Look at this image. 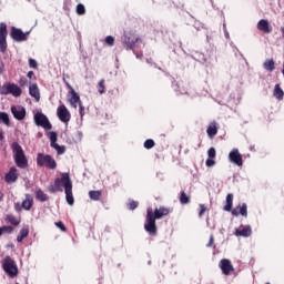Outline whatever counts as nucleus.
<instances>
[{
  "label": "nucleus",
  "instance_id": "1",
  "mask_svg": "<svg viewBox=\"0 0 284 284\" xmlns=\"http://www.w3.org/2000/svg\"><path fill=\"white\" fill-rule=\"evenodd\" d=\"M172 212V210L160 206L159 209H155L154 211L152 209L146 210V223L144 224V230L150 234V236H156V221L163 219V216H168Z\"/></svg>",
  "mask_w": 284,
  "mask_h": 284
},
{
  "label": "nucleus",
  "instance_id": "2",
  "mask_svg": "<svg viewBox=\"0 0 284 284\" xmlns=\"http://www.w3.org/2000/svg\"><path fill=\"white\" fill-rule=\"evenodd\" d=\"M11 150L13 153V161L17 168H20V170H26L28 168V156H26V151H23V146H21L19 142H13L11 144Z\"/></svg>",
  "mask_w": 284,
  "mask_h": 284
},
{
  "label": "nucleus",
  "instance_id": "3",
  "mask_svg": "<svg viewBox=\"0 0 284 284\" xmlns=\"http://www.w3.org/2000/svg\"><path fill=\"white\" fill-rule=\"evenodd\" d=\"M234 205V194L229 193L226 195V205L223 207L224 212H231L233 216H244V219H247V204L243 203L242 205H237L232 210V206Z\"/></svg>",
  "mask_w": 284,
  "mask_h": 284
},
{
  "label": "nucleus",
  "instance_id": "4",
  "mask_svg": "<svg viewBox=\"0 0 284 284\" xmlns=\"http://www.w3.org/2000/svg\"><path fill=\"white\" fill-rule=\"evenodd\" d=\"M68 183L72 187V179H70V173H61V178L54 180V184L49 186V192L54 194V192H63L67 190Z\"/></svg>",
  "mask_w": 284,
  "mask_h": 284
},
{
  "label": "nucleus",
  "instance_id": "5",
  "mask_svg": "<svg viewBox=\"0 0 284 284\" xmlns=\"http://www.w3.org/2000/svg\"><path fill=\"white\" fill-rule=\"evenodd\" d=\"M37 166L48 168V170H57V161L52 159L49 154L38 153L37 155Z\"/></svg>",
  "mask_w": 284,
  "mask_h": 284
},
{
  "label": "nucleus",
  "instance_id": "6",
  "mask_svg": "<svg viewBox=\"0 0 284 284\" xmlns=\"http://www.w3.org/2000/svg\"><path fill=\"white\" fill-rule=\"evenodd\" d=\"M2 267L10 278H14L19 274V267H17V263L10 256L4 257Z\"/></svg>",
  "mask_w": 284,
  "mask_h": 284
},
{
  "label": "nucleus",
  "instance_id": "7",
  "mask_svg": "<svg viewBox=\"0 0 284 284\" xmlns=\"http://www.w3.org/2000/svg\"><path fill=\"white\" fill-rule=\"evenodd\" d=\"M139 41H141V38L135 37L132 32L124 33L122 37V45L125 50H134Z\"/></svg>",
  "mask_w": 284,
  "mask_h": 284
},
{
  "label": "nucleus",
  "instance_id": "8",
  "mask_svg": "<svg viewBox=\"0 0 284 284\" xmlns=\"http://www.w3.org/2000/svg\"><path fill=\"white\" fill-rule=\"evenodd\" d=\"M8 24L6 22L0 23V51L6 54L8 50Z\"/></svg>",
  "mask_w": 284,
  "mask_h": 284
},
{
  "label": "nucleus",
  "instance_id": "9",
  "mask_svg": "<svg viewBox=\"0 0 284 284\" xmlns=\"http://www.w3.org/2000/svg\"><path fill=\"white\" fill-rule=\"evenodd\" d=\"M33 120L39 128H43V130H52V123H50V120L45 114L38 112L34 114Z\"/></svg>",
  "mask_w": 284,
  "mask_h": 284
},
{
  "label": "nucleus",
  "instance_id": "10",
  "mask_svg": "<svg viewBox=\"0 0 284 284\" xmlns=\"http://www.w3.org/2000/svg\"><path fill=\"white\" fill-rule=\"evenodd\" d=\"M28 34H30V32H23L21 29L17 28V27H11V33L10 37L11 39H13V41H28Z\"/></svg>",
  "mask_w": 284,
  "mask_h": 284
},
{
  "label": "nucleus",
  "instance_id": "11",
  "mask_svg": "<svg viewBox=\"0 0 284 284\" xmlns=\"http://www.w3.org/2000/svg\"><path fill=\"white\" fill-rule=\"evenodd\" d=\"M229 161L234 163V165H237V168L243 166V155L239 152V149H233L229 153Z\"/></svg>",
  "mask_w": 284,
  "mask_h": 284
},
{
  "label": "nucleus",
  "instance_id": "12",
  "mask_svg": "<svg viewBox=\"0 0 284 284\" xmlns=\"http://www.w3.org/2000/svg\"><path fill=\"white\" fill-rule=\"evenodd\" d=\"M219 267L222 270V274H224V276H230V274L234 272V265H232V261L227 258L221 260Z\"/></svg>",
  "mask_w": 284,
  "mask_h": 284
},
{
  "label": "nucleus",
  "instance_id": "13",
  "mask_svg": "<svg viewBox=\"0 0 284 284\" xmlns=\"http://www.w3.org/2000/svg\"><path fill=\"white\" fill-rule=\"evenodd\" d=\"M58 118L62 121V123L70 122V119L72 118L70 114V111H68V108L65 104H61L57 110Z\"/></svg>",
  "mask_w": 284,
  "mask_h": 284
},
{
  "label": "nucleus",
  "instance_id": "14",
  "mask_svg": "<svg viewBox=\"0 0 284 284\" xmlns=\"http://www.w3.org/2000/svg\"><path fill=\"white\" fill-rule=\"evenodd\" d=\"M11 114H13V118L17 119V121H23V119H26V108L22 105H13L11 106Z\"/></svg>",
  "mask_w": 284,
  "mask_h": 284
},
{
  "label": "nucleus",
  "instance_id": "15",
  "mask_svg": "<svg viewBox=\"0 0 284 284\" xmlns=\"http://www.w3.org/2000/svg\"><path fill=\"white\" fill-rule=\"evenodd\" d=\"M19 179V172L17 170V166H11L9 172L4 175L6 183H17V180Z\"/></svg>",
  "mask_w": 284,
  "mask_h": 284
},
{
  "label": "nucleus",
  "instance_id": "16",
  "mask_svg": "<svg viewBox=\"0 0 284 284\" xmlns=\"http://www.w3.org/2000/svg\"><path fill=\"white\" fill-rule=\"evenodd\" d=\"M3 94H12V97H21V94H23V91L21 90V88H19V85L14 84V83H9L7 84V89L6 92H3Z\"/></svg>",
  "mask_w": 284,
  "mask_h": 284
},
{
  "label": "nucleus",
  "instance_id": "17",
  "mask_svg": "<svg viewBox=\"0 0 284 284\" xmlns=\"http://www.w3.org/2000/svg\"><path fill=\"white\" fill-rule=\"evenodd\" d=\"M257 30H260V32H264V34H271L272 26H270V21L266 19H261L257 22Z\"/></svg>",
  "mask_w": 284,
  "mask_h": 284
},
{
  "label": "nucleus",
  "instance_id": "18",
  "mask_svg": "<svg viewBox=\"0 0 284 284\" xmlns=\"http://www.w3.org/2000/svg\"><path fill=\"white\" fill-rule=\"evenodd\" d=\"M206 134L209 139H214V136L219 134V123L216 121H213L209 124L206 129Z\"/></svg>",
  "mask_w": 284,
  "mask_h": 284
},
{
  "label": "nucleus",
  "instance_id": "19",
  "mask_svg": "<svg viewBox=\"0 0 284 284\" xmlns=\"http://www.w3.org/2000/svg\"><path fill=\"white\" fill-rule=\"evenodd\" d=\"M33 205H34V197L27 193L26 199L21 203V207L27 212H30Z\"/></svg>",
  "mask_w": 284,
  "mask_h": 284
},
{
  "label": "nucleus",
  "instance_id": "20",
  "mask_svg": "<svg viewBox=\"0 0 284 284\" xmlns=\"http://www.w3.org/2000/svg\"><path fill=\"white\" fill-rule=\"evenodd\" d=\"M29 94H30V97L36 99V101H38V102L41 101V91L39 90V85H37V83L30 84Z\"/></svg>",
  "mask_w": 284,
  "mask_h": 284
},
{
  "label": "nucleus",
  "instance_id": "21",
  "mask_svg": "<svg viewBox=\"0 0 284 284\" xmlns=\"http://www.w3.org/2000/svg\"><path fill=\"white\" fill-rule=\"evenodd\" d=\"M242 229L235 230V236H244L247 239V236H252V226H241Z\"/></svg>",
  "mask_w": 284,
  "mask_h": 284
},
{
  "label": "nucleus",
  "instance_id": "22",
  "mask_svg": "<svg viewBox=\"0 0 284 284\" xmlns=\"http://www.w3.org/2000/svg\"><path fill=\"white\" fill-rule=\"evenodd\" d=\"M67 203L69 205H74V195L72 194V187L70 183H67V190H64Z\"/></svg>",
  "mask_w": 284,
  "mask_h": 284
},
{
  "label": "nucleus",
  "instance_id": "23",
  "mask_svg": "<svg viewBox=\"0 0 284 284\" xmlns=\"http://www.w3.org/2000/svg\"><path fill=\"white\" fill-rule=\"evenodd\" d=\"M69 101L72 108L77 109V103H79V105L81 104V97L79 95V93H77V91L72 90L71 99Z\"/></svg>",
  "mask_w": 284,
  "mask_h": 284
},
{
  "label": "nucleus",
  "instance_id": "24",
  "mask_svg": "<svg viewBox=\"0 0 284 284\" xmlns=\"http://www.w3.org/2000/svg\"><path fill=\"white\" fill-rule=\"evenodd\" d=\"M36 199L37 201H40V203H45V201H49L50 197L48 196V194H45V192H43V190L38 189L36 191Z\"/></svg>",
  "mask_w": 284,
  "mask_h": 284
},
{
  "label": "nucleus",
  "instance_id": "25",
  "mask_svg": "<svg viewBox=\"0 0 284 284\" xmlns=\"http://www.w3.org/2000/svg\"><path fill=\"white\" fill-rule=\"evenodd\" d=\"M28 234H30V229L28 226L21 229L19 235L17 236L18 243H23V240L28 239Z\"/></svg>",
  "mask_w": 284,
  "mask_h": 284
},
{
  "label": "nucleus",
  "instance_id": "26",
  "mask_svg": "<svg viewBox=\"0 0 284 284\" xmlns=\"http://www.w3.org/2000/svg\"><path fill=\"white\" fill-rule=\"evenodd\" d=\"M103 196V192L101 191H89V199L91 201H101V197Z\"/></svg>",
  "mask_w": 284,
  "mask_h": 284
},
{
  "label": "nucleus",
  "instance_id": "27",
  "mask_svg": "<svg viewBox=\"0 0 284 284\" xmlns=\"http://www.w3.org/2000/svg\"><path fill=\"white\" fill-rule=\"evenodd\" d=\"M263 68H264V70H267V72H274V70H276L274 60H266L263 63Z\"/></svg>",
  "mask_w": 284,
  "mask_h": 284
},
{
  "label": "nucleus",
  "instance_id": "28",
  "mask_svg": "<svg viewBox=\"0 0 284 284\" xmlns=\"http://www.w3.org/2000/svg\"><path fill=\"white\" fill-rule=\"evenodd\" d=\"M6 222H7V223H10V225L17 226V225H20L21 220L17 219V217H16L14 215H12V214H9V215L6 216Z\"/></svg>",
  "mask_w": 284,
  "mask_h": 284
},
{
  "label": "nucleus",
  "instance_id": "29",
  "mask_svg": "<svg viewBox=\"0 0 284 284\" xmlns=\"http://www.w3.org/2000/svg\"><path fill=\"white\" fill-rule=\"evenodd\" d=\"M273 94L280 101L283 99L284 92H283V89H281V84H275Z\"/></svg>",
  "mask_w": 284,
  "mask_h": 284
},
{
  "label": "nucleus",
  "instance_id": "30",
  "mask_svg": "<svg viewBox=\"0 0 284 284\" xmlns=\"http://www.w3.org/2000/svg\"><path fill=\"white\" fill-rule=\"evenodd\" d=\"M0 121L4 123L8 128H10V116L6 112H0Z\"/></svg>",
  "mask_w": 284,
  "mask_h": 284
},
{
  "label": "nucleus",
  "instance_id": "31",
  "mask_svg": "<svg viewBox=\"0 0 284 284\" xmlns=\"http://www.w3.org/2000/svg\"><path fill=\"white\" fill-rule=\"evenodd\" d=\"M180 203L181 205H187V203H190V196H187L184 191H182L180 194Z\"/></svg>",
  "mask_w": 284,
  "mask_h": 284
},
{
  "label": "nucleus",
  "instance_id": "32",
  "mask_svg": "<svg viewBox=\"0 0 284 284\" xmlns=\"http://www.w3.org/2000/svg\"><path fill=\"white\" fill-rule=\"evenodd\" d=\"M49 139H50V142H51V148H52L53 145H57V139H58L57 132L51 131V132L49 133Z\"/></svg>",
  "mask_w": 284,
  "mask_h": 284
},
{
  "label": "nucleus",
  "instance_id": "33",
  "mask_svg": "<svg viewBox=\"0 0 284 284\" xmlns=\"http://www.w3.org/2000/svg\"><path fill=\"white\" fill-rule=\"evenodd\" d=\"M154 145H156V143H155L154 140H152V139H148V140L144 142V148H145V150H152V148H154Z\"/></svg>",
  "mask_w": 284,
  "mask_h": 284
},
{
  "label": "nucleus",
  "instance_id": "34",
  "mask_svg": "<svg viewBox=\"0 0 284 284\" xmlns=\"http://www.w3.org/2000/svg\"><path fill=\"white\" fill-rule=\"evenodd\" d=\"M51 148L57 150L58 154H65V146L64 145H59V144H53Z\"/></svg>",
  "mask_w": 284,
  "mask_h": 284
},
{
  "label": "nucleus",
  "instance_id": "35",
  "mask_svg": "<svg viewBox=\"0 0 284 284\" xmlns=\"http://www.w3.org/2000/svg\"><path fill=\"white\" fill-rule=\"evenodd\" d=\"M98 88H99V92L101 94H104L105 93V80H100L99 81V84H98Z\"/></svg>",
  "mask_w": 284,
  "mask_h": 284
},
{
  "label": "nucleus",
  "instance_id": "36",
  "mask_svg": "<svg viewBox=\"0 0 284 284\" xmlns=\"http://www.w3.org/2000/svg\"><path fill=\"white\" fill-rule=\"evenodd\" d=\"M207 156L209 159H216V149H214V146L209 149Z\"/></svg>",
  "mask_w": 284,
  "mask_h": 284
},
{
  "label": "nucleus",
  "instance_id": "37",
  "mask_svg": "<svg viewBox=\"0 0 284 284\" xmlns=\"http://www.w3.org/2000/svg\"><path fill=\"white\" fill-rule=\"evenodd\" d=\"M77 14H85V6H83L82 3H79L77 6Z\"/></svg>",
  "mask_w": 284,
  "mask_h": 284
},
{
  "label": "nucleus",
  "instance_id": "38",
  "mask_svg": "<svg viewBox=\"0 0 284 284\" xmlns=\"http://www.w3.org/2000/svg\"><path fill=\"white\" fill-rule=\"evenodd\" d=\"M55 227H59V230H61V232H68V227H65V224H63V222H55L54 223Z\"/></svg>",
  "mask_w": 284,
  "mask_h": 284
},
{
  "label": "nucleus",
  "instance_id": "39",
  "mask_svg": "<svg viewBox=\"0 0 284 284\" xmlns=\"http://www.w3.org/2000/svg\"><path fill=\"white\" fill-rule=\"evenodd\" d=\"M105 43H106V45H110V47L114 45V37L108 36L105 38Z\"/></svg>",
  "mask_w": 284,
  "mask_h": 284
},
{
  "label": "nucleus",
  "instance_id": "40",
  "mask_svg": "<svg viewBox=\"0 0 284 284\" xmlns=\"http://www.w3.org/2000/svg\"><path fill=\"white\" fill-rule=\"evenodd\" d=\"M205 212H207V207H205L204 204H200L199 217L202 219Z\"/></svg>",
  "mask_w": 284,
  "mask_h": 284
},
{
  "label": "nucleus",
  "instance_id": "41",
  "mask_svg": "<svg viewBox=\"0 0 284 284\" xmlns=\"http://www.w3.org/2000/svg\"><path fill=\"white\" fill-rule=\"evenodd\" d=\"M39 67V64L37 63V60L34 59H29V68H33L37 69Z\"/></svg>",
  "mask_w": 284,
  "mask_h": 284
},
{
  "label": "nucleus",
  "instance_id": "42",
  "mask_svg": "<svg viewBox=\"0 0 284 284\" xmlns=\"http://www.w3.org/2000/svg\"><path fill=\"white\" fill-rule=\"evenodd\" d=\"M214 165H216V161H214V159H212V158H209L206 160V168H212Z\"/></svg>",
  "mask_w": 284,
  "mask_h": 284
},
{
  "label": "nucleus",
  "instance_id": "43",
  "mask_svg": "<svg viewBox=\"0 0 284 284\" xmlns=\"http://www.w3.org/2000/svg\"><path fill=\"white\" fill-rule=\"evenodd\" d=\"M129 210H136V207H139V203H136L135 201H131L128 204Z\"/></svg>",
  "mask_w": 284,
  "mask_h": 284
},
{
  "label": "nucleus",
  "instance_id": "44",
  "mask_svg": "<svg viewBox=\"0 0 284 284\" xmlns=\"http://www.w3.org/2000/svg\"><path fill=\"white\" fill-rule=\"evenodd\" d=\"M2 232H8V234H12L14 229L12 226H2Z\"/></svg>",
  "mask_w": 284,
  "mask_h": 284
},
{
  "label": "nucleus",
  "instance_id": "45",
  "mask_svg": "<svg viewBox=\"0 0 284 284\" xmlns=\"http://www.w3.org/2000/svg\"><path fill=\"white\" fill-rule=\"evenodd\" d=\"M79 108H80V116H84L85 115V108L83 106V103L80 102Z\"/></svg>",
  "mask_w": 284,
  "mask_h": 284
},
{
  "label": "nucleus",
  "instance_id": "46",
  "mask_svg": "<svg viewBox=\"0 0 284 284\" xmlns=\"http://www.w3.org/2000/svg\"><path fill=\"white\" fill-rule=\"evenodd\" d=\"M214 245V235H210L209 243L206 244V247H212Z\"/></svg>",
  "mask_w": 284,
  "mask_h": 284
},
{
  "label": "nucleus",
  "instance_id": "47",
  "mask_svg": "<svg viewBox=\"0 0 284 284\" xmlns=\"http://www.w3.org/2000/svg\"><path fill=\"white\" fill-rule=\"evenodd\" d=\"M14 210L16 212H21V210H23V206H21V203L17 202L14 203Z\"/></svg>",
  "mask_w": 284,
  "mask_h": 284
},
{
  "label": "nucleus",
  "instance_id": "48",
  "mask_svg": "<svg viewBox=\"0 0 284 284\" xmlns=\"http://www.w3.org/2000/svg\"><path fill=\"white\" fill-rule=\"evenodd\" d=\"M63 83L65 84L68 90H70V92H72V90H74V88H72V85L68 83V80H65V78H63Z\"/></svg>",
  "mask_w": 284,
  "mask_h": 284
},
{
  "label": "nucleus",
  "instance_id": "49",
  "mask_svg": "<svg viewBox=\"0 0 284 284\" xmlns=\"http://www.w3.org/2000/svg\"><path fill=\"white\" fill-rule=\"evenodd\" d=\"M27 77L28 79H32V77H34V71H29Z\"/></svg>",
  "mask_w": 284,
  "mask_h": 284
},
{
  "label": "nucleus",
  "instance_id": "50",
  "mask_svg": "<svg viewBox=\"0 0 284 284\" xmlns=\"http://www.w3.org/2000/svg\"><path fill=\"white\" fill-rule=\"evenodd\" d=\"M4 136H3V131L0 129V141H3Z\"/></svg>",
  "mask_w": 284,
  "mask_h": 284
},
{
  "label": "nucleus",
  "instance_id": "51",
  "mask_svg": "<svg viewBox=\"0 0 284 284\" xmlns=\"http://www.w3.org/2000/svg\"><path fill=\"white\" fill-rule=\"evenodd\" d=\"M3 74V64H0V75Z\"/></svg>",
  "mask_w": 284,
  "mask_h": 284
},
{
  "label": "nucleus",
  "instance_id": "52",
  "mask_svg": "<svg viewBox=\"0 0 284 284\" xmlns=\"http://www.w3.org/2000/svg\"><path fill=\"white\" fill-rule=\"evenodd\" d=\"M20 85H26V79L20 80Z\"/></svg>",
  "mask_w": 284,
  "mask_h": 284
},
{
  "label": "nucleus",
  "instance_id": "53",
  "mask_svg": "<svg viewBox=\"0 0 284 284\" xmlns=\"http://www.w3.org/2000/svg\"><path fill=\"white\" fill-rule=\"evenodd\" d=\"M0 201H3V192L0 191Z\"/></svg>",
  "mask_w": 284,
  "mask_h": 284
},
{
  "label": "nucleus",
  "instance_id": "54",
  "mask_svg": "<svg viewBox=\"0 0 284 284\" xmlns=\"http://www.w3.org/2000/svg\"><path fill=\"white\" fill-rule=\"evenodd\" d=\"M3 234V227H0V236Z\"/></svg>",
  "mask_w": 284,
  "mask_h": 284
}]
</instances>
